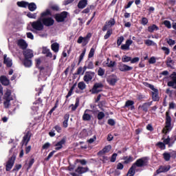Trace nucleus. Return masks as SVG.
Returning a JSON list of instances; mask_svg holds the SVG:
<instances>
[{
	"mask_svg": "<svg viewBox=\"0 0 176 176\" xmlns=\"http://www.w3.org/2000/svg\"><path fill=\"white\" fill-rule=\"evenodd\" d=\"M27 16L29 19H36V13L28 12Z\"/></svg>",
	"mask_w": 176,
	"mask_h": 176,
	"instance_id": "680f3d73",
	"label": "nucleus"
},
{
	"mask_svg": "<svg viewBox=\"0 0 176 176\" xmlns=\"http://www.w3.org/2000/svg\"><path fill=\"white\" fill-rule=\"evenodd\" d=\"M85 65H87L88 69H93L94 68V63L92 61H86Z\"/></svg>",
	"mask_w": 176,
	"mask_h": 176,
	"instance_id": "c03bdc74",
	"label": "nucleus"
},
{
	"mask_svg": "<svg viewBox=\"0 0 176 176\" xmlns=\"http://www.w3.org/2000/svg\"><path fill=\"white\" fill-rule=\"evenodd\" d=\"M3 60V63L6 64V67H8V68H10V67L13 65V63H12L10 58H8V55L4 54Z\"/></svg>",
	"mask_w": 176,
	"mask_h": 176,
	"instance_id": "4be33fe9",
	"label": "nucleus"
},
{
	"mask_svg": "<svg viewBox=\"0 0 176 176\" xmlns=\"http://www.w3.org/2000/svg\"><path fill=\"white\" fill-rule=\"evenodd\" d=\"M59 102H60V101L58 100V99H57L56 100L55 104L53 107V108L51 109V110L48 112V115H52V113H53V112H54V111H56V109H57L58 107Z\"/></svg>",
	"mask_w": 176,
	"mask_h": 176,
	"instance_id": "c9c22d12",
	"label": "nucleus"
},
{
	"mask_svg": "<svg viewBox=\"0 0 176 176\" xmlns=\"http://www.w3.org/2000/svg\"><path fill=\"white\" fill-rule=\"evenodd\" d=\"M76 163H80V164H82V166H86V164H87V162L86 161V160H79L77 159L76 160Z\"/></svg>",
	"mask_w": 176,
	"mask_h": 176,
	"instance_id": "6e6d98bb",
	"label": "nucleus"
},
{
	"mask_svg": "<svg viewBox=\"0 0 176 176\" xmlns=\"http://www.w3.org/2000/svg\"><path fill=\"white\" fill-rule=\"evenodd\" d=\"M133 162V156L129 155L126 160L124 161V164H129V163H131Z\"/></svg>",
	"mask_w": 176,
	"mask_h": 176,
	"instance_id": "052dcab7",
	"label": "nucleus"
},
{
	"mask_svg": "<svg viewBox=\"0 0 176 176\" xmlns=\"http://www.w3.org/2000/svg\"><path fill=\"white\" fill-rule=\"evenodd\" d=\"M116 157H118V153H115L111 155L110 162L111 163H115L116 162Z\"/></svg>",
	"mask_w": 176,
	"mask_h": 176,
	"instance_id": "603ef678",
	"label": "nucleus"
},
{
	"mask_svg": "<svg viewBox=\"0 0 176 176\" xmlns=\"http://www.w3.org/2000/svg\"><path fill=\"white\" fill-rule=\"evenodd\" d=\"M87 5V0H80L78 3V9H85Z\"/></svg>",
	"mask_w": 176,
	"mask_h": 176,
	"instance_id": "c85d7f7f",
	"label": "nucleus"
},
{
	"mask_svg": "<svg viewBox=\"0 0 176 176\" xmlns=\"http://www.w3.org/2000/svg\"><path fill=\"white\" fill-rule=\"evenodd\" d=\"M31 132L30 131H28L25 135L23 136L22 142L24 144H25V146H27V145H28V142L30 141L31 140Z\"/></svg>",
	"mask_w": 176,
	"mask_h": 176,
	"instance_id": "f3484780",
	"label": "nucleus"
},
{
	"mask_svg": "<svg viewBox=\"0 0 176 176\" xmlns=\"http://www.w3.org/2000/svg\"><path fill=\"white\" fill-rule=\"evenodd\" d=\"M111 149H112V146L107 145V146H105L102 150L104 152V153H108V152H109Z\"/></svg>",
	"mask_w": 176,
	"mask_h": 176,
	"instance_id": "5fc2aeb1",
	"label": "nucleus"
},
{
	"mask_svg": "<svg viewBox=\"0 0 176 176\" xmlns=\"http://www.w3.org/2000/svg\"><path fill=\"white\" fill-rule=\"evenodd\" d=\"M166 65L168 68H173V65H174V60L171 59V58H168L166 60Z\"/></svg>",
	"mask_w": 176,
	"mask_h": 176,
	"instance_id": "58836bf2",
	"label": "nucleus"
},
{
	"mask_svg": "<svg viewBox=\"0 0 176 176\" xmlns=\"http://www.w3.org/2000/svg\"><path fill=\"white\" fill-rule=\"evenodd\" d=\"M171 168V166L170 165L168 166H160L157 170V174H161V173H167V171H169V170Z\"/></svg>",
	"mask_w": 176,
	"mask_h": 176,
	"instance_id": "aec40b11",
	"label": "nucleus"
},
{
	"mask_svg": "<svg viewBox=\"0 0 176 176\" xmlns=\"http://www.w3.org/2000/svg\"><path fill=\"white\" fill-rule=\"evenodd\" d=\"M122 63H129V61H131V57L124 55L122 58Z\"/></svg>",
	"mask_w": 176,
	"mask_h": 176,
	"instance_id": "37998d69",
	"label": "nucleus"
},
{
	"mask_svg": "<svg viewBox=\"0 0 176 176\" xmlns=\"http://www.w3.org/2000/svg\"><path fill=\"white\" fill-rule=\"evenodd\" d=\"M148 19L146 17H142V20H141V24L142 25H146V24H148Z\"/></svg>",
	"mask_w": 176,
	"mask_h": 176,
	"instance_id": "4d7b16f0",
	"label": "nucleus"
},
{
	"mask_svg": "<svg viewBox=\"0 0 176 176\" xmlns=\"http://www.w3.org/2000/svg\"><path fill=\"white\" fill-rule=\"evenodd\" d=\"M3 98L5 101H12L13 100V97H12V91L8 89L4 94Z\"/></svg>",
	"mask_w": 176,
	"mask_h": 176,
	"instance_id": "5701e85b",
	"label": "nucleus"
},
{
	"mask_svg": "<svg viewBox=\"0 0 176 176\" xmlns=\"http://www.w3.org/2000/svg\"><path fill=\"white\" fill-rule=\"evenodd\" d=\"M94 76H96V73L94 72H86L83 77V80L85 81L86 83H89V82H91V80H93Z\"/></svg>",
	"mask_w": 176,
	"mask_h": 176,
	"instance_id": "6e6552de",
	"label": "nucleus"
},
{
	"mask_svg": "<svg viewBox=\"0 0 176 176\" xmlns=\"http://www.w3.org/2000/svg\"><path fill=\"white\" fill-rule=\"evenodd\" d=\"M22 166L21 164H15L14 168L12 169L13 173H14V171H19V170H20V168H21Z\"/></svg>",
	"mask_w": 176,
	"mask_h": 176,
	"instance_id": "e2e57ef3",
	"label": "nucleus"
},
{
	"mask_svg": "<svg viewBox=\"0 0 176 176\" xmlns=\"http://www.w3.org/2000/svg\"><path fill=\"white\" fill-rule=\"evenodd\" d=\"M64 121L63 122V127L67 129L68 127V121L69 120V114L66 113L63 117Z\"/></svg>",
	"mask_w": 176,
	"mask_h": 176,
	"instance_id": "c756f323",
	"label": "nucleus"
},
{
	"mask_svg": "<svg viewBox=\"0 0 176 176\" xmlns=\"http://www.w3.org/2000/svg\"><path fill=\"white\" fill-rule=\"evenodd\" d=\"M133 165L137 168V167H145L148 166V157H143L135 161Z\"/></svg>",
	"mask_w": 176,
	"mask_h": 176,
	"instance_id": "39448f33",
	"label": "nucleus"
},
{
	"mask_svg": "<svg viewBox=\"0 0 176 176\" xmlns=\"http://www.w3.org/2000/svg\"><path fill=\"white\" fill-rule=\"evenodd\" d=\"M121 50H130V45H122Z\"/></svg>",
	"mask_w": 176,
	"mask_h": 176,
	"instance_id": "338daca9",
	"label": "nucleus"
},
{
	"mask_svg": "<svg viewBox=\"0 0 176 176\" xmlns=\"http://www.w3.org/2000/svg\"><path fill=\"white\" fill-rule=\"evenodd\" d=\"M153 102H147L144 103L142 106H140V108H142V111L144 112H148V109L149 108V107H151V105H152Z\"/></svg>",
	"mask_w": 176,
	"mask_h": 176,
	"instance_id": "393cba45",
	"label": "nucleus"
},
{
	"mask_svg": "<svg viewBox=\"0 0 176 176\" xmlns=\"http://www.w3.org/2000/svg\"><path fill=\"white\" fill-rule=\"evenodd\" d=\"M51 49L54 53H58V50H60V45H52Z\"/></svg>",
	"mask_w": 176,
	"mask_h": 176,
	"instance_id": "79ce46f5",
	"label": "nucleus"
},
{
	"mask_svg": "<svg viewBox=\"0 0 176 176\" xmlns=\"http://www.w3.org/2000/svg\"><path fill=\"white\" fill-rule=\"evenodd\" d=\"M147 30L151 33L153 32L154 31H159V26L153 24L152 25L148 27Z\"/></svg>",
	"mask_w": 176,
	"mask_h": 176,
	"instance_id": "7c9ffc66",
	"label": "nucleus"
},
{
	"mask_svg": "<svg viewBox=\"0 0 176 176\" xmlns=\"http://www.w3.org/2000/svg\"><path fill=\"white\" fill-rule=\"evenodd\" d=\"M44 60H45V57L43 56L36 58L35 59L36 67H40L41 64L43 63Z\"/></svg>",
	"mask_w": 176,
	"mask_h": 176,
	"instance_id": "473e14b6",
	"label": "nucleus"
},
{
	"mask_svg": "<svg viewBox=\"0 0 176 176\" xmlns=\"http://www.w3.org/2000/svg\"><path fill=\"white\" fill-rule=\"evenodd\" d=\"M85 54H86V49H84V50L82 51V52L81 53V54L79 56L78 65H80V63H82V60H83V58L85 57Z\"/></svg>",
	"mask_w": 176,
	"mask_h": 176,
	"instance_id": "49530a36",
	"label": "nucleus"
},
{
	"mask_svg": "<svg viewBox=\"0 0 176 176\" xmlns=\"http://www.w3.org/2000/svg\"><path fill=\"white\" fill-rule=\"evenodd\" d=\"M103 87L104 85L102 82H96L94 85L91 91L92 94H98V93L102 91Z\"/></svg>",
	"mask_w": 176,
	"mask_h": 176,
	"instance_id": "423d86ee",
	"label": "nucleus"
},
{
	"mask_svg": "<svg viewBox=\"0 0 176 176\" xmlns=\"http://www.w3.org/2000/svg\"><path fill=\"white\" fill-rule=\"evenodd\" d=\"M23 64L24 67H26V68H30V67H32V59H28V58H23Z\"/></svg>",
	"mask_w": 176,
	"mask_h": 176,
	"instance_id": "bb28decb",
	"label": "nucleus"
},
{
	"mask_svg": "<svg viewBox=\"0 0 176 176\" xmlns=\"http://www.w3.org/2000/svg\"><path fill=\"white\" fill-rule=\"evenodd\" d=\"M16 160V155H12L11 157L9 158L7 164L6 165V170L10 171L14 166V161Z\"/></svg>",
	"mask_w": 176,
	"mask_h": 176,
	"instance_id": "0eeeda50",
	"label": "nucleus"
},
{
	"mask_svg": "<svg viewBox=\"0 0 176 176\" xmlns=\"http://www.w3.org/2000/svg\"><path fill=\"white\" fill-rule=\"evenodd\" d=\"M89 112H93V110L90 109H86L84 112V114L82 116V120L85 122H89V120H91V116L87 113Z\"/></svg>",
	"mask_w": 176,
	"mask_h": 176,
	"instance_id": "6ab92c4d",
	"label": "nucleus"
},
{
	"mask_svg": "<svg viewBox=\"0 0 176 176\" xmlns=\"http://www.w3.org/2000/svg\"><path fill=\"white\" fill-rule=\"evenodd\" d=\"M82 72H83V67H80L77 69V72L74 74V75H80L82 74Z\"/></svg>",
	"mask_w": 176,
	"mask_h": 176,
	"instance_id": "774afa93",
	"label": "nucleus"
},
{
	"mask_svg": "<svg viewBox=\"0 0 176 176\" xmlns=\"http://www.w3.org/2000/svg\"><path fill=\"white\" fill-rule=\"evenodd\" d=\"M17 6L19 7V8H28V2L27 1H18L16 3Z\"/></svg>",
	"mask_w": 176,
	"mask_h": 176,
	"instance_id": "e433bc0d",
	"label": "nucleus"
},
{
	"mask_svg": "<svg viewBox=\"0 0 176 176\" xmlns=\"http://www.w3.org/2000/svg\"><path fill=\"white\" fill-rule=\"evenodd\" d=\"M79 102H80V100L78 99V98H77L76 99V103L75 104H72L69 105V108L72 107V111L74 112L75 111H76V109H78V107H79Z\"/></svg>",
	"mask_w": 176,
	"mask_h": 176,
	"instance_id": "cd10ccee",
	"label": "nucleus"
},
{
	"mask_svg": "<svg viewBox=\"0 0 176 176\" xmlns=\"http://www.w3.org/2000/svg\"><path fill=\"white\" fill-rule=\"evenodd\" d=\"M173 130V126H171V116H170V113L168 111L166 112V118H165V126L162 129V133L164 134H167Z\"/></svg>",
	"mask_w": 176,
	"mask_h": 176,
	"instance_id": "f257e3e1",
	"label": "nucleus"
},
{
	"mask_svg": "<svg viewBox=\"0 0 176 176\" xmlns=\"http://www.w3.org/2000/svg\"><path fill=\"white\" fill-rule=\"evenodd\" d=\"M115 19H111L109 21L106 22L104 25L102 27V31L105 32L108 28H111V27H113L115 25Z\"/></svg>",
	"mask_w": 176,
	"mask_h": 176,
	"instance_id": "4468645a",
	"label": "nucleus"
},
{
	"mask_svg": "<svg viewBox=\"0 0 176 176\" xmlns=\"http://www.w3.org/2000/svg\"><path fill=\"white\" fill-rule=\"evenodd\" d=\"M107 82L110 86H115L118 82V77L112 74L107 78Z\"/></svg>",
	"mask_w": 176,
	"mask_h": 176,
	"instance_id": "9b49d317",
	"label": "nucleus"
},
{
	"mask_svg": "<svg viewBox=\"0 0 176 176\" xmlns=\"http://www.w3.org/2000/svg\"><path fill=\"white\" fill-rule=\"evenodd\" d=\"M28 8L30 12H35L36 10V4L35 3H28Z\"/></svg>",
	"mask_w": 176,
	"mask_h": 176,
	"instance_id": "72a5a7b5",
	"label": "nucleus"
},
{
	"mask_svg": "<svg viewBox=\"0 0 176 176\" xmlns=\"http://www.w3.org/2000/svg\"><path fill=\"white\" fill-rule=\"evenodd\" d=\"M67 142V138L64 137L59 142H56L54 144L55 151H60V149H63V145H65V144Z\"/></svg>",
	"mask_w": 176,
	"mask_h": 176,
	"instance_id": "f8f14e48",
	"label": "nucleus"
},
{
	"mask_svg": "<svg viewBox=\"0 0 176 176\" xmlns=\"http://www.w3.org/2000/svg\"><path fill=\"white\" fill-rule=\"evenodd\" d=\"M123 41H124V37L123 36H120L118 38L117 45H120L121 43H122Z\"/></svg>",
	"mask_w": 176,
	"mask_h": 176,
	"instance_id": "0e129e2a",
	"label": "nucleus"
},
{
	"mask_svg": "<svg viewBox=\"0 0 176 176\" xmlns=\"http://www.w3.org/2000/svg\"><path fill=\"white\" fill-rule=\"evenodd\" d=\"M55 153H56V150L51 151L49 153L48 156L46 158H45V162H49V160H50V158L53 157V155H54Z\"/></svg>",
	"mask_w": 176,
	"mask_h": 176,
	"instance_id": "de8ad7c7",
	"label": "nucleus"
},
{
	"mask_svg": "<svg viewBox=\"0 0 176 176\" xmlns=\"http://www.w3.org/2000/svg\"><path fill=\"white\" fill-rule=\"evenodd\" d=\"M113 34V30L112 29H109L104 35V39H109V38Z\"/></svg>",
	"mask_w": 176,
	"mask_h": 176,
	"instance_id": "a19ab883",
	"label": "nucleus"
},
{
	"mask_svg": "<svg viewBox=\"0 0 176 176\" xmlns=\"http://www.w3.org/2000/svg\"><path fill=\"white\" fill-rule=\"evenodd\" d=\"M47 16H52V12H50V10L49 9H47L45 12L41 14V19H45L47 17Z\"/></svg>",
	"mask_w": 176,
	"mask_h": 176,
	"instance_id": "2f4dec72",
	"label": "nucleus"
},
{
	"mask_svg": "<svg viewBox=\"0 0 176 176\" xmlns=\"http://www.w3.org/2000/svg\"><path fill=\"white\" fill-rule=\"evenodd\" d=\"M76 85L77 83L75 82L70 88L67 96H66V98H69V97H71V96H72V94L74 93V90L75 89V87H76Z\"/></svg>",
	"mask_w": 176,
	"mask_h": 176,
	"instance_id": "f704fd0d",
	"label": "nucleus"
},
{
	"mask_svg": "<svg viewBox=\"0 0 176 176\" xmlns=\"http://www.w3.org/2000/svg\"><path fill=\"white\" fill-rule=\"evenodd\" d=\"M24 58L32 60L34 57V51L32 50H25L23 52Z\"/></svg>",
	"mask_w": 176,
	"mask_h": 176,
	"instance_id": "dca6fc26",
	"label": "nucleus"
},
{
	"mask_svg": "<svg viewBox=\"0 0 176 176\" xmlns=\"http://www.w3.org/2000/svg\"><path fill=\"white\" fill-rule=\"evenodd\" d=\"M42 54H44L45 57H49V58H53V54L50 52V50L47 48V47H42Z\"/></svg>",
	"mask_w": 176,
	"mask_h": 176,
	"instance_id": "a211bd4d",
	"label": "nucleus"
},
{
	"mask_svg": "<svg viewBox=\"0 0 176 176\" xmlns=\"http://www.w3.org/2000/svg\"><path fill=\"white\" fill-rule=\"evenodd\" d=\"M78 87L79 89L76 90V94H83V90L86 89V84L85 82L81 81L78 83Z\"/></svg>",
	"mask_w": 176,
	"mask_h": 176,
	"instance_id": "2eb2a0df",
	"label": "nucleus"
},
{
	"mask_svg": "<svg viewBox=\"0 0 176 176\" xmlns=\"http://www.w3.org/2000/svg\"><path fill=\"white\" fill-rule=\"evenodd\" d=\"M164 159L166 162H170V159H171V155L168 153H163Z\"/></svg>",
	"mask_w": 176,
	"mask_h": 176,
	"instance_id": "a18cd8bd",
	"label": "nucleus"
},
{
	"mask_svg": "<svg viewBox=\"0 0 176 176\" xmlns=\"http://www.w3.org/2000/svg\"><path fill=\"white\" fill-rule=\"evenodd\" d=\"M16 43L17 45H27V42L23 38L18 39Z\"/></svg>",
	"mask_w": 176,
	"mask_h": 176,
	"instance_id": "bf43d9fd",
	"label": "nucleus"
},
{
	"mask_svg": "<svg viewBox=\"0 0 176 176\" xmlns=\"http://www.w3.org/2000/svg\"><path fill=\"white\" fill-rule=\"evenodd\" d=\"M97 118L98 120H102V119L105 118V113H104L102 111H100L98 113Z\"/></svg>",
	"mask_w": 176,
	"mask_h": 176,
	"instance_id": "8fccbe9b",
	"label": "nucleus"
},
{
	"mask_svg": "<svg viewBox=\"0 0 176 176\" xmlns=\"http://www.w3.org/2000/svg\"><path fill=\"white\" fill-rule=\"evenodd\" d=\"M96 52V50H94L93 47L90 50V52L89 53L88 57L89 58H91L94 56V52Z\"/></svg>",
	"mask_w": 176,
	"mask_h": 176,
	"instance_id": "69168bd1",
	"label": "nucleus"
},
{
	"mask_svg": "<svg viewBox=\"0 0 176 176\" xmlns=\"http://www.w3.org/2000/svg\"><path fill=\"white\" fill-rule=\"evenodd\" d=\"M30 24L32 25V28L36 30V31H42L44 28L42 18H39L37 21L30 22Z\"/></svg>",
	"mask_w": 176,
	"mask_h": 176,
	"instance_id": "20e7f679",
	"label": "nucleus"
},
{
	"mask_svg": "<svg viewBox=\"0 0 176 176\" xmlns=\"http://www.w3.org/2000/svg\"><path fill=\"white\" fill-rule=\"evenodd\" d=\"M170 141H171V138H170V137H168L166 139L164 140V144H165V145H168V148H170V146H173V145L174 144V142L172 143H170Z\"/></svg>",
	"mask_w": 176,
	"mask_h": 176,
	"instance_id": "4c0bfd02",
	"label": "nucleus"
},
{
	"mask_svg": "<svg viewBox=\"0 0 176 176\" xmlns=\"http://www.w3.org/2000/svg\"><path fill=\"white\" fill-rule=\"evenodd\" d=\"M41 21L43 23V25L45 27H52V25H54V19L52 17H46L41 19Z\"/></svg>",
	"mask_w": 176,
	"mask_h": 176,
	"instance_id": "9d476101",
	"label": "nucleus"
},
{
	"mask_svg": "<svg viewBox=\"0 0 176 176\" xmlns=\"http://www.w3.org/2000/svg\"><path fill=\"white\" fill-rule=\"evenodd\" d=\"M91 38V33H88L85 37L80 36L78 38L77 43L79 44L82 43V45H87Z\"/></svg>",
	"mask_w": 176,
	"mask_h": 176,
	"instance_id": "1a4fd4ad",
	"label": "nucleus"
},
{
	"mask_svg": "<svg viewBox=\"0 0 176 176\" xmlns=\"http://www.w3.org/2000/svg\"><path fill=\"white\" fill-rule=\"evenodd\" d=\"M155 146H157L158 148H160V149H161L162 151H164V149H166V145L165 144H164L162 142H158L156 144Z\"/></svg>",
	"mask_w": 176,
	"mask_h": 176,
	"instance_id": "ea45409f",
	"label": "nucleus"
},
{
	"mask_svg": "<svg viewBox=\"0 0 176 176\" xmlns=\"http://www.w3.org/2000/svg\"><path fill=\"white\" fill-rule=\"evenodd\" d=\"M89 171V168L86 167H82V166H78L75 172L79 174L80 175L82 174H85V173H87Z\"/></svg>",
	"mask_w": 176,
	"mask_h": 176,
	"instance_id": "b1692460",
	"label": "nucleus"
},
{
	"mask_svg": "<svg viewBox=\"0 0 176 176\" xmlns=\"http://www.w3.org/2000/svg\"><path fill=\"white\" fill-rule=\"evenodd\" d=\"M34 163H35V159L32 158L28 164V166L27 168V170L28 171V170H30L31 168V167H32V165L34 164Z\"/></svg>",
	"mask_w": 176,
	"mask_h": 176,
	"instance_id": "864d4df0",
	"label": "nucleus"
},
{
	"mask_svg": "<svg viewBox=\"0 0 176 176\" xmlns=\"http://www.w3.org/2000/svg\"><path fill=\"white\" fill-rule=\"evenodd\" d=\"M50 9H52V10H54L55 12L60 11V7H58V6H57V5L51 6Z\"/></svg>",
	"mask_w": 176,
	"mask_h": 176,
	"instance_id": "13d9d810",
	"label": "nucleus"
},
{
	"mask_svg": "<svg viewBox=\"0 0 176 176\" xmlns=\"http://www.w3.org/2000/svg\"><path fill=\"white\" fill-rule=\"evenodd\" d=\"M104 74H105V69H102V67H99L98 70V76H104Z\"/></svg>",
	"mask_w": 176,
	"mask_h": 176,
	"instance_id": "09e8293b",
	"label": "nucleus"
},
{
	"mask_svg": "<svg viewBox=\"0 0 176 176\" xmlns=\"http://www.w3.org/2000/svg\"><path fill=\"white\" fill-rule=\"evenodd\" d=\"M163 24L168 30L171 29V22H170V21L165 20V21H164Z\"/></svg>",
	"mask_w": 176,
	"mask_h": 176,
	"instance_id": "3c124183",
	"label": "nucleus"
},
{
	"mask_svg": "<svg viewBox=\"0 0 176 176\" xmlns=\"http://www.w3.org/2000/svg\"><path fill=\"white\" fill-rule=\"evenodd\" d=\"M0 82L3 86H9V85H10V81L6 76H1L0 77Z\"/></svg>",
	"mask_w": 176,
	"mask_h": 176,
	"instance_id": "412c9836",
	"label": "nucleus"
},
{
	"mask_svg": "<svg viewBox=\"0 0 176 176\" xmlns=\"http://www.w3.org/2000/svg\"><path fill=\"white\" fill-rule=\"evenodd\" d=\"M130 107H131V111H133V109H135V107H134V100H128L126 101L124 104V108H129Z\"/></svg>",
	"mask_w": 176,
	"mask_h": 176,
	"instance_id": "a878e982",
	"label": "nucleus"
},
{
	"mask_svg": "<svg viewBox=\"0 0 176 176\" xmlns=\"http://www.w3.org/2000/svg\"><path fill=\"white\" fill-rule=\"evenodd\" d=\"M118 69L121 71V72H127L129 71H133V67L129 66L124 63H120L118 65Z\"/></svg>",
	"mask_w": 176,
	"mask_h": 176,
	"instance_id": "ddd939ff",
	"label": "nucleus"
},
{
	"mask_svg": "<svg viewBox=\"0 0 176 176\" xmlns=\"http://www.w3.org/2000/svg\"><path fill=\"white\" fill-rule=\"evenodd\" d=\"M144 86H146V87H148L149 89H151V90H153L152 92V98L153 100L154 101H159V90L156 88H155V86L152 84H150L149 82H144Z\"/></svg>",
	"mask_w": 176,
	"mask_h": 176,
	"instance_id": "f03ea898",
	"label": "nucleus"
},
{
	"mask_svg": "<svg viewBox=\"0 0 176 176\" xmlns=\"http://www.w3.org/2000/svg\"><path fill=\"white\" fill-rule=\"evenodd\" d=\"M67 17H68V12L67 11H63L54 15V19H55L57 23H64Z\"/></svg>",
	"mask_w": 176,
	"mask_h": 176,
	"instance_id": "7ed1b4c3",
	"label": "nucleus"
}]
</instances>
